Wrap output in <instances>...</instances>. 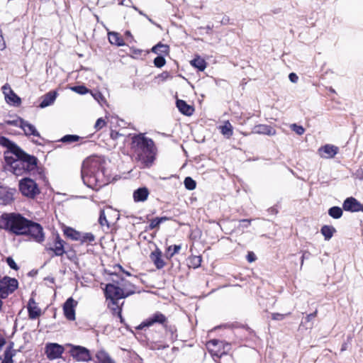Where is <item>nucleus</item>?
I'll list each match as a JSON object with an SVG mask.
<instances>
[{
  "label": "nucleus",
  "mask_w": 363,
  "mask_h": 363,
  "mask_svg": "<svg viewBox=\"0 0 363 363\" xmlns=\"http://www.w3.org/2000/svg\"><path fill=\"white\" fill-rule=\"evenodd\" d=\"M0 145L7 148L4 152L6 171L18 177L32 174L36 171L37 157L27 154L6 137H0Z\"/></svg>",
  "instance_id": "obj_1"
},
{
  "label": "nucleus",
  "mask_w": 363,
  "mask_h": 363,
  "mask_svg": "<svg viewBox=\"0 0 363 363\" xmlns=\"http://www.w3.org/2000/svg\"><path fill=\"white\" fill-rule=\"evenodd\" d=\"M0 228L16 235H28L37 242H42L45 239L43 227L20 213L2 214L0 216Z\"/></svg>",
  "instance_id": "obj_2"
},
{
  "label": "nucleus",
  "mask_w": 363,
  "mask_h": 363,
  "mask_svg": "<svg viewBox=\"0 0 363 363\" xmlns=\"http://www.w3.org/2000/svg\"><path fill=\"white\" fill-rule=\"evenodd\" d=\"M104 161L94 156L85 160L82 167V178L84 184L93 189H99L108 184L104 174Z\"/></svg>",
  "instance_id": "obj_3"
},
{
  "label": "nucleus",
  "mask_w": 363,
  "mask_h": 363,
  "mask_svg": "<svg viewBox=\"0 0 363 363\" xmlns=\"http://www.w3.org/2000/svg\"><path fill=\"white\" fill-rule=\"evenodd\" d=\"M133 143L135 144L138 160L143 167H150L155 158V147L152 139L143 135H137L133 138Z\"/></svg>",
  "instance_id": "obj_4"
},
{
  "label": "nucleus",
  "mask_w": 363,
  "mask_h": 363,
  "mask_svg": "<svg viewBox=\"0 0 363 363\" xmlns=\"http://www.w3.org/2000/svg\"><path fill=\"white\" fill-rule=\"evenodd\" d=\"M19 190L21 194L30 199H34L40 193L36 182L28 177H25L19 181Z\"/></svg>",
  "instance_id": "obj_5"
},
{
  "label": "nucleus",
  "mask_w": 363,
  "mask_h": 363,
  "mask_svg": "<svg viewBox=\"0 0 363 363\" xmlns=\"http://www.w3.org/2000/svg\"><path fill=\"white\" fill-rule=\"evenodd\" d=\"M70 356L77 362H89L91 359L90 351L85 347L67 344Z\"/></svg>",
  "instance_id": "obj_6"
},
{
  "label": "nucleus",
  "mask_w": 363,
  "mask_h": 363,
  "mask_svg": "<svg viewBox=\"0 0 363 363\" xmlns=\"http://www.w3.org/2000/svg\"><path fill=\"white\" fill-rule=\"evenodd\" d=\"M116 286L112 283L106 284L104 293L107 300H121L134 294V291H128L125 293L120 286Z\"/></svg>",
  "instance_id": "obj_7"
},
{
  "label": "nucleus",
  "mask_w": 363,
  "mask_h": 363,
  "mask_svg": "<svg viewBox=\"0 0 363 363\" xmlns=\"http://www.w3.org/2000/svg\"><path fill=\"white\" fill-rule=\"evenodd\" d=\"M18 281L15 278L4 277L0 279V296L6 298L18 288Z\"/></svg>",
  "instance_id": "obj_8"
},
{
  "label": "nucleus",
  "mask_w": 363,
  "mask_h": 363,
  "mask_svg": "<svg viewBox=\"0 0 363 363\" xmlns=\"http://www.w3.org/2000/svg\"><path fill=\"white\" fill-rule=\"evenodd\" d=\"M165 323H167V317L161 312L157 311L143 321L136 328L138 330H143L145 328H149L155 324H160L164 326Z\"/></svg>",
  "instance_id": "obj_9"
},
{
  "label": "nucleus",
  "mask_w": 363,
  "mask_h": 363,
  "mask_svg": "<svg viewBox=\"0 0 363 363\" xmlns=\"http://www.w3.org/2000/svg\"><path fill=\"white\" fill-rule=\"evenodd\" d=\"M64 350L63 346L57 343H48L45 347V353L50 360L61 357Z\"/></svg>",
  "instance_id": "obj_10"
},
{
  "label": "nucleus",
  "mask_w": 363,
  "mask_h": 363,
  "mask_svg": "<svg viewBox=\"0 0 363 363\" xmlns=\"http://www.w3.org/2000/svg\"><path fill=\"white\" fill-rule=\"evenodd\" d=\"M65 241L62 240L59 235H57L54 241L53 246L46 245L45 250L47 252H52L53 254L51 255L52 257L54 256H62L65 253L64 248Z\"/></svg>",
  "instance_id": "obj_11"
},
{
  "label": "nucleus",
  "mask_w": 363,
  "mask_h": 363,
  "mask_svg": "<svg viewBox=\"0 0 363 363\" xmlns=\"http://www.w3.org/2000/svg\"><path fill=\"white\" fill-rule=\"evenodd\" d=\"M15 124L20 127L24 131L25 135L27 136H40L35 127L23 118H20L18 121H16Z\"/></svg>",
  "instance_id": "obj_12"
},
{
  "label": "nucleus",
  "mask_w": 363,
  "mask_h": 363,
  "mask_svg": "<svg viewBox=\"0 0 363 363\" xmlns=\"http://www.w3.org/2000/svg\"><path fill=\"white\" fill-rule=\"evenodd\" d=\"M77 303L72 297L67 299L63 306V311L65 316L69 320H75L74 308Z\"/></svg>",
  "instance_id": "obj_13"
},
{
  "label": "nucleus",
  "mask_w": 363,
  "mask_h": 363,
  "mask_svg": "<svg viewBox=\"0 0 363 363\" xmlns=\"http://www.w3.org/2000/svg\"><path fill=\"white\" fill-rule=\"evenodd\" d=\"M15 193V189L0 186V204L7 205L11 203L13 200Z\"/></svg>",
  "instance_id": "obj_14"
},
{
  "label": "nucleus",
  "mask_w": 363,
  "mask_h": 363,
  "mask_svg": "<svg viewBox=\"0 0 363 363\" xmlns=\"http://www.w3.org/2000/svg\"><path fill=\"white\" fill-rule=\"evenodd\" d=\"M342 208L347 211H363V206L353 197L347 198L343 202Z\"/></svg>",
  "instance_id": "obj_15"
},
{
  "label": "nucleus",
  "mask_w": 363,
  "mask_h": 363,
  "mask_svg": "<svg viewBox=\"0 0 363 363\" xmlns=\"http://www.w3.org/2000/svg\"><path fill=\"white\" fill-rule=\"evenodd\" d=\"M112 284H116V286H120L126 293L128 291H134V286L127 280L120 277L117 274L112 275Z\"/></svg>",
  "instance_id": "obj_16"
},
{
  "label": "nucleus",
  "mask_w": 363,
  "mask_h": 363,
  "mask_svg": "<svg viewBox=\"0 0 363 363\" xmlns=\"http://www.w3.org/2000/svg\"><path fill=\"white\" fill-rule=\"evenodd\" d=\"M111 214H114V216H117V218H118V213L111 208H108L106 210H101L99 218V224L101 226H106L108 228H109L110 223L108 220L107 217L110 216Z\"/></svg>",
  "instance_id": "obj_17"
},
{
  "label": "nucleus",
  "mask_w": 363,
  "mask_h": 363,
  "mask_svg": "<svg viewBox=\"0 0 363 363\" xmlns=\"http://www.w3.org/2000/svg\"><path fill=\"white\" fill-rule=\"evenodd\" d=\"M338 152V147L333 145H325L318 149L321 157L333 158Z\"/></svg>",
  "instance_id": "obj_18"
},
{
  "label": "nucleus",
  "mask_w": 363,
  "mask_h": 363,
  "mask_svg": "<svg viewBox=\"0 0 363 363\" xmlns=\"http://www.w3.org/2000/svg\"><path fill=\"white\" fill-rule=\"evenodd\" d=\"M27 308L28 312V317L31 320H34L41 315V310L38 306L33 298H30L29 300Z\"/></svg>",
  "instance_id": "obj_19"
},
{
  "label": "nucleus",
  "mask_w": 363,
  "mask_h": 363,
  "mask_svg": "<svg viewBox=\"0 0 363 363\" xmlns=\"http://www.w3.org/2000/svg\"><path fill=\"white\" fill-rule=\"evenodd\" d=\"M149 194L150 191L147 187H140L133 191V200L135 202H144L147 199Z\"/></svg>",
  "instance_id": "obj_20"
},
{
  "label": "nucleus",
  "mask_w": 363,
  "mask_h": 363,
  "mask_svg": "<svg viewBox=\"0 0 363 363\" xmlns=\"http://www.w3.org/2000/svg\"><path fill=\"white\" fill-rule=\"evenodd\" d=\"M150 257L157 269H160L165 266V262L162 258V252L160 249L156 248L155 251L152 252Z\"/></svg>",
  "instance_id": "obj_21"
},
{
  "label": "nucleus",
  "mask_w": 363,
  "mask_h": 363,
  "mask_svg": "<svg viewBox=\"0 0 363 363\" xmlns=\"http://www.w3.org/2000/svg\"><path fill=\"white\" fill-rule=\"evenodd\" d=\"M57 97L55 91H50L42 96V101L39 106L42 108L50 106L54 103Z\"/></svg>",
  "instance_id": "obj_22"
},
{
  "label": "nucleus",
  "mask_w": 363,
  "mask_h": 363,
  "mask_svg": "<svg viewBox=\"0 0 363 363\" xmlns=\"http://www.w3.org/2000/svg\"><path fill=\"white\" fill-rule=\"evenodd\" d=\"M108 307L113 311L114 315H117L120 319L121 322L123 321L121 315V306L123 304V302L121 304L119 303V300H108Z\"/></svg>",
  "instance_id": "obj_23"
},
{
  "label": "nucleus",
  "mask_w": 363,
  "mask_h": 363,
  "mask_svg": "<svg viewBox=\"0 0 363 363\" xmlns=\"http://www.w3.org/2000/svg\"><path fill=\"white\" fill-rule=\"evenodd\" d=\"M177 107L182 113L186 116H191L194 111L192 106L187 104L185 101L181 99L177 101Z\"/></svg>",
  "instance_id": "obj_24"
},
{
  "label": "nucleus",
  "mask_w": 363,
  "mask_h": 363,
  "mask_svg": "<svg viewBox=\"0 0 363 363\" xmlns=\"http://www.w3.org/2000/svg\"><path fill=\"white\" fill-rule=\"evenodd\" d=\"M254 133L274 135L276 134V130L272 127L267 125H258L254 128Z\"/></svg>",
  "instance_id": "obj_25"
},
{
  "label": "nucleus",
  "mask_w": 363,
  "mask_h": 363,
  "mask_svg": "<svg viewBox=\"0 0 363 363\" xmlns=\"http://www.w3.org/2000/svg\"><path fill=\"white\" fill-rule=\"evenodd\" d=\"M108 41L111 44L115 45L116 46H123L125 45V43L123 39L121 36L118 33L116 32H108Z\"/></svg>",
  "instance_id": "obj_26"
},
{
  "label": "nucleus",
  "mask_w": 363,
  "mask_h": 363,
  "mask_svg": "<svg viewBox=\"0 0 363 363\" xmlns=\"http://www.w3.org/2000/svg\"><path fill=\"white\" fill-rule=\"evenodd\" d=\"M320 233L324 236L325 240H329L332 238L334 233H336V229L332 225H325L321 228Z\"/></svg>",
  "instance_id": "obj_27"
},
{
  "label": "nucleus",
  "mask_w": 363,
  "mask_h": 363,
  "mask_svg": "<svg viewBox=\"0 0 363 363\" xmlns=\"http://www.w3.org/2000/svg\"><path fill=\"white\" fill-rule=\"evenodd\" d=\"M96 357L99 363H115L109 354L104 350L99 351L96 354Z\"/></svg>",
  "instance_id": "obj_28"
},
{
  "label": "nucleus",
  "mask_w": 363,
  "mask_h": 363,
  "mask_svg": "<svg viewBox=\"0 0 363 363\" xmlns=\"http://www.w3.org/2000/svg\"><path fill=\"white\" fill-rule=\"evenodd\" d=\"M64 234L72 240H79L81 239V233L69 227L64 229Z\"/></svg>",
  "instance_id": "obj_29"
},
{
  "label": "nucleus",
  "mask_w": 363,
  "mask_h": 363,
  "mask_svg": "<svg viewBox=\"0 0 363 363\" xmlns=\"http://www.w3.org/2000/svg\"><path fill=\"white\" fill-rule=\"evenodd\" d=\"M169 50V46L161 43L157 44L152 48V52L158 55H161L162 54L168 55Z\"/></svg>",
  "instance_id": "obj_30"
},
{
  "label": "nucleus",
  "mask_w": 363,
  "mask_h": 363,
  "mask_svg": "<svg viewBox=\"0 0 363 363\" xmlns=\"http://www.w3.org/2000/svg\"><path fill=\"white\" fill-rule=\"evenodd\" d=\"M191 65L193 67L197 68L199 71H203L206 67V61L200 57H196L192 60L191 61Z\"/></svg>",
  "instance_id": "obj_31"
},
{
  "label": "nucleus",
  "mask_w": 363,
  "mask_h": 363,
  "mask_svg": "<svg viewBox=\"0 0 363 363\" xmlns=\"http://www.w3.org/2000/svg\"><path fill=\"white\" fill-rule=\"evenodd\" d=\"M6 101L9 104H12L15 106H18L21 104V99L18 97L13 91H9V94L5 96Z\"/></svg>",
  "instance_id": "obj_32"
},
{
  "label": "nucleus",
  "mask_w": 363,
  "mask_h": 363,
  "mask_svg": "<svg viewBox=\"0 0 363 363\" xmlns=\"http://www.w3.org/2000/svg\"><path fill=\"white\" fill-rule=\"evenodd\" d=\"M342 213V209L338 206H333L328 209V215L335 219L340 218Z\"/></svg>",
  "instance_id": "obj_33"
},
{
  "label": "nucleus",
  "mask_w": 363,
  "mask_h": 363,
  "mask_svg": "<svg viewBox=\"0 0 363 363\" xmlns=\"http://www.w3.org/2000/svg\"><path fill=\"white\" fill-rule=\"evenodd\" d=\"M167 334L170 335V340L174 341L177 339V328L174 325H168L167 323L163 326Z\"/></svg>",
  "instance_id": "obj_34"
},
{
  "label": "nucleus",
  "mask_w": 363,
  "mask_h": 363,
  "mask_svg": "<svg viewBox=\"0 0 363 363\" xmlns=\"http://www.w3.org/2000/svg\"><path fill=\"white\" fill-rule=\"evenodd\" d=\"M14 356V352L11 350V348H7L4 354V359L1 363H13V357Z\"/></svg>",
  "instance_id": "obj_35"
},
{
  "label": "nucleus",
  "mask_w": 363,
  "mask_h": 363,
  "mask_svg": "<svg viewBox=\"0 0 363 363\" xmlns=\"http://www.w3.org/2000/svg\"><path fill=\"white\" fill-rule=\"evenodd\" d=\"M81 138L77 135H66L63 136L60 141L63 143L71 144L79 140Z\"/></svg>",
  "instance_id": "obj_36"
},
{
  "label": "nucleus",
  "mask_w": 363,
  "mask_h": 363,
  "mask_svg": "<svg viewBox=\"0 0 363 363\" xmlns=\"http://www.w3.org/2000/svg\"><path fill=\"white\" fill-rule=\"evenodd\" d=\"M220 131L223 135L230 137L233 135V129L231 124L228 121L223 126L220 127Z\"/></svg>",
  "instance_id": "obj_37"
},
{
  "label": "nucleus",
  "mask_w": 363,
  "mask_h": 363,
  "mask_svg": "<svg viewBox=\"0 0 363 363\" xmlns=\"http://www.w3.org/2000/svg\"><path fill=\"white\" fill-rule=\"evenodd\" d=\"M95 240V236L91 233H81V241L82 243L89 242L91 243Z\"/></svg>",
  "instance_id": "obj_38"
},
{
  "label": "nucleus",
  "mask_w": 363,
  "mask_h": 363,
  "mask_svg": "<svg viewBox=\"0 0 363 363\" xmlns=\"http://www.w3.org/2000/svg\"><path fill=\"white\" fill-rule=\"evenodd\" d=\"M181 249V245H174L169 246L167 248V257L169 258L172 257L175 254L178 253Z\"/></svg>",
  "instance_id": "obj_39"
},
{
  "label": "nucleus",
  "mask_w": 363,
  "mask_h": 363,
  "mask_svg": "<svg viewBox=\"0 0 363 363\" xmlns=\"http://www.w3.org/2000/svg\"><path fill=\"white\" fill-rule=\"evenodd\" d=\"M184 184L186 189L189 190H194L196 186V182L191 177H189L185 178Z\"/></svg>",
  "instance_id": "obj_40"
},
{
  "label": "nucleus",
  "mask_w": 363,
  "mask_h": 363,
  "mask_svg": "<svg viewBox=\"0 0 363 363\" xmlns=\"http://www.w3.org/2000/svg\"><path fill=\"white\" fill-rule=\"evenodd\" d=\"M71 89L79 94H85L88 92H89V90L84 86L80 85V86H74L71 87Z\"/></svg>",
  "instance_id": "obj_41"
},
{
  "label": "nucleus",
  "mask_w": 363,
  "mask_h": 363,
  "mask_svg": "<svg viewBox=\"0 0 363 363\" xmlns=\"http://www.w3.org/2000/svg\"><path fill=\"white\" fill-rule=\"evenodd\" d=\"M166 63V60L164 57L162 55H158L154 59V65L157 67H163Z\"/></svg>",
  "instance_id": "obj_42"
},
{
  "label": "nucleus",
  "mask_w": 363,
  "mask_h": 363,
  "mask_svg": "<svg viewBox=\"0 0 363 363\" xmlns=\"http://www.w3.org/2000/svg\"><path fill=\"white\" fill-rule=\"evenodd\" d=\"M291 129L298 135H303L305 132V129L303 128V126L298 125L296 123L291 125Z\"/></svg>",
  "instance_id": "obj_43"
},
{
  "label": "nucleus",
  "mask_w": 363,
  "mask_h": 363,
  "mask_svg": "<svg viewBox=\"0 0 363 363\" xmlns=\"http://www.w3.org/2000/svg\"><path fill=\"white\" fill-rule=\"evenodd\" d=\"M160 225V220H158L157 217L150 220V225L147 228V230H153V229H159Z\"/></svg>",
  "instance_id": "obj_44"
},
{
  "label": "nucleus",
  "mask_w": 363,
  "mask_h": 363,
  "mask_svg": "<svg viewBox=\"0 0 363 363\" xmlns=\"http://www.w3.org/2000/svg\"><path fill=\"white\" fill-rule=\"evenodd\" d=\"M290 315V313L286 314L274 313L272 314V318L274 320H282L286 315Z\"/></svg>",
  "instance_id": "obj_45"
},
{
  "label": "nucleus",
  "mask_w": 363,
  "mask_h": 363,
  "mask_svg": "<svg viewBox=\"0 0 363 363\" xmlns=\"http://www.w3.org/2000/svg\"><path fill=\"white\" fill-rule=\"evenodd\" d=\"M208 345L210 347L211 345L212 346H214V347H220V346H224V344L222 341L220 340H216V339H213V340H210L208 342Z\"/></svg>",
  "instance_id": "obj_46"
},
{
  "label": "nucleus",
  "mask_w": 363,
  "mask_h": 363,
  "mask_svg": "<svg viewBox=\"0 0 363 363\" xmlns=\"http://www.w3.org/2000/svg\"><path fill=\"white\" fill-rule=\"evenodd\" d=\"M106 125V121L102 118H100L99 119H97L96 123H95V125H94V128L96 129V130H100L101 129L104 125Z\"/></svg>",
  "instance_id": "obj_47"
},
{
  "label": "nucleus",
  "mask_w": 363,
  "mask_h": 363,
  "mask_svg": "<svg viewBox=\"0 0 363 363\" xmlns=\"http://www.w3.org/2000/svg\"><path fill=\"white\" fill-rule=\"evenodd\" d=\"M6 262L8 264V265L13 269H18V267L16 264V263L15 262V261L11 258V257H8L6 259Z\"/></svg>",
  "instance_id": "obj_48"
},
{
  "label": "nucleus",
  "mask_w": 363,
  "mask_h": 363,
  "mask_svg": "<svg viewBox=\"0 0 363 363\" xmlns=\"http://www.w3.org/2000/svg\"><path fill=\"white\" fill-rule=\"evenodd\" d=\"M317 313H318V311L316 310L315 312L307 315V316L306 317L305 322H302V323L307 324V323H310L314 318L316 317Z\"/></svg>",
  "instance_id": "obj_49"
},
{
  "label": "nucleus",
  "mask_w": 363,
  "mask_h": 363,
  "mask_svg": "<svg viewBox=\"0 0 363 363\" xmlns=\"http://www.w3.org/2000/svg\"><path fill=\"white\" fill-rule=\"evenodd\" d=\"M247 259L249 262H252L256 260V256L254 252H249L247 255Z\"/></svg>",
  "instance_id": "obj_50"
},
{
  "label": "nucleus",
  "mask_w": 363,
  "mask_h": 363,
  "mask_svg": "<svg viewBox=\"0 0 363 363\" xmlns=\"http://www.w3.org/2000/svg\"><path fill=\"white\" fill-rule=\"evenodd\" d=\"M289 79L291 82L296 83L298 82V77L295 73L292 72L289 74Z\"/></svg>",
  "instance_id": "obj_51"
},
{
  "label": "nucleus",
  "mask_w": 363,
  "mask_h": 363,
  "mask_svg": "<svg viewBox=\"0 0 363 363\" xmlns=\"http://www.w3.org/2000/svg\"><path fill=\"white\" fill-rule=\"evenodd\" d=\"M3 93L6 96L9 94V91H13L8 84H5L2 87Z\"/></svg>",
  "instance_id": "obj_52"
},
{
  "label": "nucleus",
  "mask_w": 363,
  "mask_h": 363,
  "mask_svg": "<svg viewBox=\"0 0 363 363\" xmlns=\"http://www.w3.org/2000/svg\"><path fill=\"white\" fill-rule=\"evenodd\" d=\"M93 96L98 101H99V99L104 100V96L100 92H97L93 94Z\"/></svg>",
  "instance_id": "obj_53"
},
{
  "label": "nucleus",
  "mask_w": 363,
  "mask_h": 363,
  "mask_svg": "<svg viewBox=\"0 0 363 363\" xmlns=\"http://www.w3.org/2000/svg\"><path fill=\"white\" fill-rule=\"evenodd\" d=\"M158 220H160V223H162L167 220H170L169 217L167 216H162V217H157Z\"/></svg>",
  "instance_id": "obj_54"
},
{
  "label": "nucleus",
  "mask_w": 363,
  "mask_h": 363,
  "mask_svg": "<svg viewBox=\"0 0 363 363\" xmlns=\"http://www.w3.org/2000/svg\"><path fill=\"white\" fill-rule=\"evenodd\" d=\"M225 354V352H223L221 353H219L218 351H216L214 353H212V355L213 356H216L218 358H220L222 357L223 354Z\"/></svg>",
  "instance_id": "obj_55"
},
{
  "label": "nucleus",
  "mask_w": 363,
  "mask_h": 363,
  "mask_svg": "<svg viewBox=\"0 0 363 363\" xmlns=\"http://www.w3.org/2000/svg\"><path fill=\"white\" fill-rule=\"evenodd\" d=\"M241 223H247V225H245V227H247L250 225L251 220L250 219H242L240 220Z\"/></svg>",
  "instance_id": "obj_56"
},
{
  "label": "nucleus",
  "mask_w": 363,
  "mask_h": 363,
  "mask_svg": "<svg viewBox=\"0 0 363 363\" xmlns=\"http://www.w3.org/2000/svg\"><path fill=\"white\" fill-rule=\"evenodd\" d=\"M118 133L117 132H112L111 134V136L113 139H116L118 138Z\"/></svg>",
  "instance_id": "obj_57"
},
{
  "label": "nucleus",
  "mask_w": 363,
  "mask_h": 363,
  "mask_svg": "<svg viewBox=\"0 0 363 363\" xmlns=\"http://www.w3.org/2000/svg\"><path fill=\"white\" fill-rule=\"evenodd\" d=\"M125 35L126 37H128V38H130L133 39V35H132V34H131L130 31H129V30H126V31L125 32Z\"/></svg>",
  "instance_id": "obj_58"
},
{
  "label": "nucleus",
  "mask_w": 363,
  "mask_h": 363,
  "mask_svg": "<svg viewBox=\"0 0 363 363\" xmlns=\"http://www.w3.org/2000/svg\"><path fill=\"white\" fill-rule=\"evenodd\" d=\"M162 77L166 78L168 77V72H165L162 74Z\"/></svg>",
  "instance_id": "obj_59"
},
{
  "label": "nucleus",
  "mask_w": 363,
  "mask_h": 363,
  "mask_svg": "<svg viewBox=\"0 0 363 363\" xmlns=\"http://www.w3.org/2000/svg\"><path fill=\"white\" fill-rule=\"evenodd\" d=\"M303 259H304V255H303V256L301 257V266H302V265H303Z\"/></svg>",
  "instance_id": "obj_60"
},
{
  "label": "nucleus",
  "mask_w": 363,
  "mask_h": 363,
  "mask_svg": "<svg viewBox=\"0 0 363 363\" xmlns=\"http://www.w3.org/2000/svg\"><path fill=\"white\" fill-rule=\"evenodd\" d=\"M345 349V346H342V351L344 350Z\"/></svg>",
  "instance_id": "obj_61"
}]
</instances>
